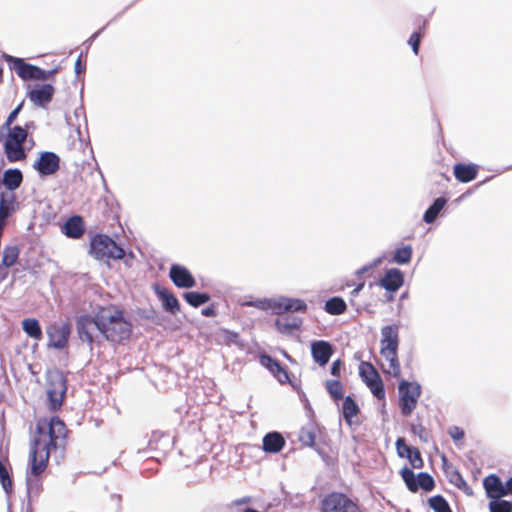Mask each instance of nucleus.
Instances as JSON below:
<instances>
[{"mask_svg":"<svg viewBox=\"0 0 512 512\" xmlns=\"http://www.w3.org/2000/svg\"><path fill=\"white\" fill-rule=\"evenodd\" d=\"M246 306L257 307L260 309H272L275 314L282 315L288 312H306L307 304L305 301L296 298L281 297L277 300H256L244 303Z\"/></svg>","mask_w":512,"mask_h":512,"instance_id":"6","label":"nucleus"},{"mask_svg":"<svg viewBox=\"0 0 512 512\" xmlns=\"http://www.w3.org/2000/svg\"><path fill=\"white\" fill-rule=\"evenodd\" d=\"M411 256L412 247L408 245L396 249L393 259L396 263L406 264L411 260Z\"/></svg>","mask_w":512,"mask_h":512,"instance_id":"41","label":"nucleus"},{"mask_svg":"<svg viewBox=\"0 0 512 512\" xmlns=\"http://www.w3.org/2000/svg\"><path fill=\"white\" fill-rule=\"evenodd\" d=\"M399 407L403 416H410L418 404L421 387L417 382L403 380L399 383Z\"/></svg>","mask_w":512,"mask_h":512,"instance_id":"7","label":"nucleus"},{"mask_svg":"<svg viewBox=\"0 0 512 512\" xmlns=\"http://www.w3.org/2000/svg\"><path fill=\"white\" fill-rule=\"evenodd\" d=\"M46 333L52 347L63 349L67 346L71 326L68 322L52 323L46 328Z\"/></svg>","mask_w":512,"mask_h":512,"instance_id":"10","label":"nucleus"},{"mask_svg":"<svg viewBox=\"0 0 512 512\" xmlns=\"http://www.w3.org/2000/svg\"><path fill=\"white\" fill-rule=\"evenodd\" d=\"M506 495H512V476L505 483Z\"/></svg>","mask_w":512,"mask_h":512,"instance_id":"51","label":"nucleus"},{"mask_svg":"<svg viewBox=\"0 0 512 512\" xmlns=\"http://www.w3.org/2000/svg\"><path fill=\"white\" fill-rule=\"evenodd\" d=\"M75 70H76V73H78V74L81 73L82 66H81L80 58H78V60L75 63Z\"/></svg>","mask_w":512,"mask_h":512,"instance_id":"53","label":"nucleus"},{"mask_svg":"<svg viewBox=\"0 0 512 512\" xmlns=\"http://www.w3.org/2000/svg\"><path fill=\"white\" fill-rule=\"evenodd\" d=\"M367 387L370 389L371 393L379 400L385 399V388L384 383L379 377V379H374L368 383H366Z\"/></svg>","mask_w":512,"mask_h":512,"instance_id":"39","label":"nucleus"},{"mask_svg":"<svg viewBox=\"0 0 512 512\" xmlns=\"http://www.w3.org/2000/svg\"><path fill=\"white\" fill-rule=\"evenodd\" d=\"M259 361L260 364L267 368L280 383L285 384L290 381L287 369L283 367L277 359L272 358L267 354H263L260 356Z\"/></svg>","mask_w":512,"mask_h":512,"instance_id":"16","label":"nucleus"},{"mask_svg":"<svg viewBox=\"0 0 512 512\" xmlns=\"http://www.w3.org/2000/svg\"><path fill=\"white\" fill-rule=\"evenodd\" d=\"M55 89L51 84H43L28 92V98L35 105L40 107L47 106L53 99Z\"/></svg>","mask_w":512,"mask_h":512,"instance_id":"17","label":"nucleus"},{"mask_svg":"<svg viewBox=\"0 0 512 512\" xmlns=\"http://www.w3.org/2000/svg\"><path fill=\"white\" fill-rule=\"evenodd\" d=\"M429 506L435 512H452L448 502L441 495L431 497L429 499Z\"/></svg>","mask_w":512,"mask_h":512,"instance_id":"38","label":"nucleus"},{"mask_svg":"<svg viewBox=\"0 0 512 512\" xmlns=\"http://www.w3.org/2000/svg\"><path fill=\"white\" fill-rule=\"evenodd\" d=\"M90 254L100 261L121 260L125 250L106 234H96L90 241Z\"/></svg>","mask_w":512,"mask_h":512,"instance_id":"3","label":"nucleus"},{"mask_svg":"<svg viewBox=\"0 0 512 512\" xmlns=\"http://www.w3.org/2000/svg\"><path fill=\"white\" fill-rule=\"evenodd\" d=\"M363 287H364V283H360L356 286V289L361 291L363 289Z\"/></svg>","mask_w":512,"mask_h":512,"instance_id":"55","label":"nucleus"},{"mask_svg":"<svg viewBox=\"0 0 512 512\" xmlns=\"http://www.w3.org/2000/svg\"><path fill=\"white\" fill-rule=\"evenodd\" d=\"M359 292H360V290H357L356 288H354V290L352 291V294L357 295Z\"/></svg>","mask_w":512,"mask_h":512,"instance_id":"57","label":"nucleus"},{"mask_svg":"<svg viewBox=\"0 0 512 512\" xmlns=\"http://www.w3.org/2000/svg\"><path fill=\"white\" fill-rule=\"evenodd\" d=\"M449 435L454 441H460L464 438V430L458 426H453L449 429Z\"/></svg>","mask_w":512,"mask_h":512,"instance_id":"46","label":"nucleus"},{"mask_svg":"<svg viewBox=\"0 0 512 512\" xmlns=\"http://www.w3.org/2000/svg\"><path fill=\"white\" fill-rule=\"evenodd\" d=\"M341 368H342V362L340 360L334 361L331 365V374L333 376L339 377Z\"/></svg>","mask_w":512,"mask_h":512,"instance_id":"49","label":"nucleus"},{"mask_svg":"<svg viewBox=\"0 0 512 512\" xmlns=\"http://www.w3.org/2000/svg\"><path fill=\"white\" fill-rule=\"evenodd\" d=\"M404 283L403 273L396 268L389 269L380 279L379 285L388 292L395 293Z\"/></svg>","mask_w":512,"mask_h":512,"instance_id":"21","label":"nucleus"},{"mask_svg":"<svg viewBox=\"0 0 512 512\" xmlns=\"http://www.w3.org/2000/svg\"><path fill=\"white\" fill-rule=\"evenodd\" d=\"M67 434L65 423L57 416L37 420L29 456L30 472L33 476H39L46 470L51 451L64 448Z\"/></svg>","mask_w":512,"mask_h":512,"instance_id":"1","label":"nucleus"},{"mask_svg":"<svg viewBox=\"0 0 512 512\" xmlns=\"http://www.w3.org/2000/svg\"><path fill=\"white\" fill-rule=\"evenodd\" d=\"M424 34H425V27L420 29L418 32L412 33L408 40V44L412 47V50L415 55H418V53H419L420 42H421V39L424 36Z\"/></svg>","mask_w":512,"mask_h":512,"instance_id":"44","label":"nucleus"},{"mask_svg":"<svg viewBox=\"0 0 512 512\" xmlns=\"http://www.w3.org/2000/svg\"><path fill=\"white\" fill-rule=\"evenodd\" d=\"M169 277L178 288H192L196 285L192 273L186 267L179 264H173L170 267Z\"/></svg>","mask_w":512,"mask_h":512,"instance_id":"15","label":"nucleus"},{"mask_svg":"<svg viewBox=\"0 0 512 512\" xmlns=\"http://www.w3.org/2000/svg\"><path fill=\"white\" fill-rule=\"evenodd\" d=\"M22 329L23 331L34 340H41L43 338L42 329L40 327L39 321L36 318H25L22 321Z\"/></svg>","mask_w":512,"mask_h":512,"instance_id":"30","label":"nucleus"},{"mask_svg":"<svg viewBox=\"0 0 512 512\" xmlns=\"http://www.w3.org/2000/svg\"><path fill=\"white\" fill-rule=\"evenodd\" d=\"M284 445L285 439L278 432H270L263 438V450L267 453H278Z\"/></svg>","mask_w":512,"mask_h":512,"instance_id":"27","label":"nucleus"},{"mask_svg":"<svg viewBox=\"0 0 512 512\" xmlns=\"http://www.w3.org/2000/svg\"><path fill=\"white\" fill-rule=\"evenodd\" d=\"M237 337H238L237 333H231V338H237Z\"/></svg>","mask_w":512,"mask_h":512,"instance_id":"58","label":"nucleus"},{"mask_svg":"<svg viewBox=\"0 0 512 512\" xmlns=\"http://www.w3.org/2000/svg\"><path fill=\"white\" fill-rule=\"evenodd\" d=\"M395 446L397 455L400 458H407L413 468L421 469L424 467V461L418 448L407 445L402 437L396 440Z\"/></svg>","mask_w":512,"mask_h":512,"instance_id":"12","label":"nucleus"},{"mask_svg":"<svg viewBox=\"0 0 512 512\" xmlns=\"http://www.w3.org/2000/svg\"><path fill=\"white\" fill-rule=\"evenodd\" d=\"M249 502H250V498L249 497H244V498L236 500L235 504L236 505H242V504H246V503H249Z\"/></svg>","mask_w":512,"mask_h":512,"instance_id":"52","label":"nucleus"},{"mask_svg":"<svg viewBox=\"0 0 512 512\" xmlns=\"http://www.w3.org/2000/svg\"><path fill=\"white\" fill-rule=\"evenodd\" d=\"M155 292L161 300L164 310L171 314H176L180 311V304L176 296L166 288L156 287Z\"/></svg>","mask_w":512,"mask_h":512,"instance_id":"24","label":"nucleus"},{"mask_svg":"<svg viewBox=\"0 0 512 512\" xmlns=\"http://www.w3.org/2000/svg\"><path fill=\"white\" fill-rule=\"evenodd\" d=\"M359 375L361 376L364 383H368L374 379H379L380 374L370 362H361L359 365Z\"/></svg>","mask_w":512,"mask_h":512,"instance_id":"34","label":"nucleus"},{"mask_svg":"<svg viewBox=\"0 0 512 512\" xmlns=\"http://www.w3.org/2000/svg\"><path fill=\"white\" fill-rule=\"evenodd\" d=\"M77 331L80 339L83 342H87L89 345H92L94 342L95 332H100V326L98 324V311L94 317L89 315L79 317L77 320Z\"/></svg>","mask_w":512,"mask_h":512,"instance_id":"11","label":"nucleus"},{"mask_svg":"<svg viewBox=\"0 0 512 512\" xmlns=\"http://www.w3.org/2000/svg\"><path fill=\"white\" fill-rule=\"evenodd\" d=\"M33 167L43 176L55 174L60 168V158L53 152H43Z\"/></svg>","mask_w":512,"mask_h":512,"instance_id":"14","label":"nucleus"},{"mask_svg":"<svg viewBox=\"0 0 512 512\" xmlns=\"http://www.w3.org/2000/svg\"><path fill=\"white\" fill-rule=\"evenodd\" d=\"M2 488L5 490L6 494L8 495V511L11 512V495L13 492V482L12 479L9 476L7 468L2 463Z\"/></svg>","mask_w":512,"mask_h":512,"instance_id":"37","label":"nucleus"},{"mask_svg":"<svg viewBox=\"0 0 512 512\" xmlns=\"http://www.w3.org/2000/svg\"><path fill=\"white\" fill-rule=\"evenodd\" d=\"M23 182V174L19 169L10 168L2 174V186L9 191H14L21 186Z\"/></svg>","mask_w":512,"mask_h":512,"instance_id":"28","label":"nucleus"},{"mask_svg":"<svg viewBox=\"0 0 512 512\" xmlns=\"http://www.w3.org/2000/svg\"><path fill=\"white\" fill-rule=\"evenodd\" d=\"M400 475L409 491L416 493L419 489L431 491L435 487L434 479L426 472H421L417 476L412 469L404 467L400 470Z\"/></svg>","mask_w":512,"mask_h":512,"instance_id":"9","label":"nucleus"},{"mask_svg":"<svg viewBox=\"0 0 512 512\" xmlns=\"http://www.w3.org/2000/svg\"><path fill=\"white\" fill-rule=\"evenodd\" d=\"M490 512H512V502L501 498L489 502Z\"/></svg>","mask_w":512,"mask_h":512,"instance_id":"40","label":"nucleus"},{"mask_svg":"<svg viewBox=\"0 0 512 512\" xmlns=\"http://www.w3.org/2000/svg\"><path fill=\"white\" fill-rule=\"evenodd\" d=\"M359 292H360V290H357L356 288H354V290L352 291V294L357 295Z\"/></svg>","mask_w":512,"mask_h":512,"instance_id":"56","label":"nucleus"},{"mask_svg":"<svg viewBox=\"0 0 512 512\" xmlns=\"http://www.w3.org/2000/svg\"><path fill=\"white\" fill-rule=\"evenodd\" d=\"M2 59L6 60L11 70L23 80H48L56 74V69L45 71L40 67L25 62L22 58H16L8 54L2 53Z\"/></svg>","mask_w":512,"mask_h":512,"instance_id":"4","label":"nucleus"},{"mask_svg":"<svg viewBox=\"0 0 512 512\" xmlns=\"http://www.w3.org/2000/svg\"><path fill=\"white\" fill-rule=\"evenodd\" d=\"M302 325V319L296 316L283 315L276 319L275 326L281 333H291Z\"/></svg>","mask_w":512,"mask_h":512,"instance_id":"26","label":"nucleus"},{"mask_svg":"<svg viewBox=\"0 0 512 512\" xmlns=\"http://www.w3.org/2000/svg\"><path fill=\"white\" fill-rule=\"evenodd\" d=\"M202 314L207 317H214L216 316V310L213 305L208 306L202 310Z\"/></svg>","mask_w":512,"mask_h":512,"instance_id":"50","label":"nucleus"},{"mask_svg":"<svg viewBox=\"0 0 512 512\" xmlns=\"http://www.w3.org/2000/svg\"><path fill=\"white\" fill-rule=\"evenodd\" d=\"M0 221H2V218H0Z\"/></svg>","mask_w":512,"mask_h":512,"instance_id":"59","label":"nucleus"},{"mask_svg":"<svg viewBox=\"0 0 512 512\" xmlns=\"http://www.w3.org/2000/svg\"><path fill=\"white\" fill-rule=\"evenodd\" d=\"M98 324L100 333L107 341L122 343L132 334V324L124 317L121 309L108 305L98 309Z\"/></svg>","mask_w":512,"mask_h":512,"instance_id":"2","label":"nucleus"},{"mask_svg":"<svg viewBox=\"0 0 512 512\" xmlns=\"http://www.w3.org/2000/svg\"><path fill=\"white\" fill-rule=\"evenodd\" d=\"M244 512H259V511L256 509H253V508H247L244 510Z\"/></svg>","mask_w":512,"mask_h":512,"instance_id":"54","label":"nucleus"},{"mask_svg":"<svg viewBox=\"0 0 512 512\" xmlns=\"http://www.w3.org/2000/svg\"><path fill=\"white\" fill-rule=\"evenodd\" d=\"M325 311L330 315H341L346 312V302L338 296L332 297L325 302Z\"/></svg>","mask_w":512,"mask_h":512,"instance_id":"31","label":"nucleus"},{"mask_svg":"<svg viewBox=\"0 0 512 512\" xmlns=\"http://www.w3.org/2000/svg\"><path fill=\"white\" fill-rule=\"evenodd\" d=\"M322 512H362L359 506L348 496L333 492L322 501Z\"/></svg>","mask_w":512,"mask_h":512,"instance_id":"8","label":"nucleus"},{"mask_svg":"<svg viewBox=\"0 0 512 512\" xmlns=\"http://www.w3.org/2000/svg\"><path fill=\"white\" fill-rule=\"evenodd\" d=\"M380 355L386 361V364L381 366L383 372L394 378H399L401 376V366L398 359V349L380 350Z\"/></svg>","mask_w":512,"mask_h":512,"instance_id":"19","label":"nucleus"},{"mask_svg":"<svg viewBox=\"0 0 512 512\" xmlns=\"http://www.w3.org/2000/svg\"><path fill=\"white\" fill-rule=\"evenodd\" d=\"M315 439H316V436H315L313 429L304 427L300 430L299 441L303 445L312 447L315 445Z\"/></svg>","mask_w":512,"mask_h":512,"instance_id":"43","label":"nucleus"},{"mask_svg":"<svg viewBox=\"0 0 512 512\" xmlns=\"http://www.w3.org/2000/svg\"><path fill=\"white\" fill-rule=\"evenodd\" d=\"M325 387L329 395L335 400L339 401L343 399L344 388L339 380H327Z\"/></svg>","mask_w":512,"mask_h":512,"instance_id":"36","label":"nucleus"},{"mask_svg":"<svg viewBox=\"0 0 512 512\" xmlns=\"http://www.w3.org/2000/svg\"><path fill=\"white\" fill-rule=\"evenodd\" d=\"M27 136V130L20 126H15L9 130L4 143V152L10 163L24 161L27 158V153L23 147Z\"/></svg>","mask_w":512,"mask_h":512,"instance_id":"5","label":"nucleus"},{"mask_svg":"<svg viewBox=\"0 0 512 512\" xmlns=\"http://www.w3.org/2000/svg\"><path fill=\"white\" fill-rule=\"evenodd\" d=\"M483 486L485 488L487 496L492 500L506 496L505 485L502 483L501 479L495 474H490L487 477H485L483 480Z\"/></svg>","mask_w":512,"mask_h":512,"instance_id":"22","label":"nucleus"},{"mask_svg":"<svg viewBox=\"0 0 512 512\" xmlns=\"http://www.w3.org/2000/svg\"><path fill=\"white\" fill-rule=\"evenodd\" d=\"M446 203H447V200L444 197L437 198L433 202V204L424 213L423 220L427 224L434 222V220L437 218V216L439 215L441 210L444 208Z\"/></svg>","mask_w":512,"mask_h":512,"instance_id":"32","label":"nucleus"},{"mask_svg":"<svg viewBox=\"0 0 512 512\" xmlns=\"http://www.w3.org/2000/svg\"><path fill=\"white\" fill-rule=\"evenodd\" d=\"M342 413L343 418L348 425L352 424V419L359 413V407L357 403L350 396H347L344 399Z\"/></svg>","mask_w":512,"mask_h":512,"instance_id":"33","label":"nucleus"},{"mask_svg":"<svg viewBox=\"0 0 512 512\" xmlns=\"http://www.w3.org/2000/svg\"><path fill=\"white\" fill-rule=\"evenodd\" d=\"M62 232L69 238L80 239L85 232L82 217L78 215L70 217L63 225Z\"/></svg>","mask_w":512,"mask_h":512,"instance_id":"23","label":"nucleus"},{"mask_svg":"<svg viewBox=\"0 0 512 512\" xmlns=\"http://www.w3.org/2000/svg\"><path fill=\"white\" fill-rule=\"evenodd\" d=\"M19 256V250L17 247H6L2 255V265L12 266L16 263Z\"/></svg>","mask_w":512,"mask_h":512,"instance_id":"42","label":"nucleus"},{"mask_svg":"<svg viewBox=\"0 0 512 512\" xmlns=\"http://www.w3.org/2000/svg\"><path fill=\"white\" fill-rule=\"evenodd\" d=\"M65 392V381L62 378L49 382L47 388V397L48 406L51 411L55 412L61 408Z\"/></svg>","mask_w":512,"mask_h":512,"instance_id":"13","label":"nucleus"},{"mask_svg":"<svg viewBox=\"0 0 512 512\" xmlns=\"http://www.w3.org/2000/svg\"><path fill=\"white\" fill-rule=\"evenodd\" d=\"M22 106H23V102H21L10 114L9 116L7 117V120L5 122V126L6 127H9L13 121L16 119V117L18 116L19 112L21 111L22 109Z\"/></svg>","mask_w":512,"mask_h":512,"instance_id":"48","label":"nucleus"},{"mask_svg":"<svg viewBox=\"0 0 512 512\" xmlns=\"http://www.w3.org/2000/svg\"><path fill=\"white\" fill-rule=\"evenodd\" d=\"M455 485L458 488L462 489L466 494H468V495L472 494L471 488L468 486L466 481L463 479V477L459 473H457V475H456Z\"/></svg>","mask_w":512,"mask_h":512,"instance_id":"47","label":"nucleus"},{"mask_svg":"<svg viewBox=\"0 0 512 512\" xmlns=\"http://www.w3.org/2000/svg\"><path fill=\"white\" fill-rule=\"evenodd\" d=\"M453 173L459 182L468 183L477 177L478 166L472 163H457L454 165Z\"/></svg>","mask_w":512,"mask_h":512,"instance_id":"25","label":"nucleus"},{"mask_svg":"<svg viewBox=\"0 0 512 512\" xmlns=\"http://www.w3.org/2000/svg\"><path fill=\"white\" fill-rule=\"evenodd\" d=\"M19 207V203L13 191L2 192V227L4 221Z\"/></svg>","mask_w":512,"mask_h":512,"instance_id":"29","label":"nucleus"},{"mask_svg":"<svg viewBox=\"0 0 512 512\" xmlns=\"http://www.w3.org/2000/svg\"><path fill=\"white\" fill-rule=\"evenodd\" d=\"M311 353L318 365L325 366L333 354V348L328 341L318 340L312 343Z\"/></svg>","mask_w":512,"mask_h":512,"instance_id":"20","label":"nucleus"},{"mask_svg":"<svg viewBox=\"0 0 512 512\" xmlns=\"http://www.w3.org/2000/svg\"><path fill=\"white\" fill-rule=\"evenodd\" d=\"M411 431L414 435L418 436L420 440L427 442L428 441V433L426 428L418 423V424H412L411 425Z\"/></svg>","mask_w":512,"mask_h":512,"instance_id":"45","label":"nucleus"},{"mask_svg":"<svg viewBox=\"0 0 512 512\" xmlns=\"http://www.w3.org/2000/svg\"><path fill=\"white\" fill-rule=\"evenodd\" d=\"M399 325L390 324L381 328L380 350L398 349Z\"/></svg>","mask_w":512,"mask_h":512,"instance_id":"18","label":"nucleus"},{"mask_svg":"<svg viewBox=\"0 0 512 512\" xmlns=\"http://www.w3.org/2000/svg\"><path fill=\"white\" fill-rule=\"evenodd\" d=\"M183 298L192 307H199L210 300V295L208 293L191 291L185 292Z\"/></svg>","mask_w":512,"mask_h":512,"instance_id":"35","label":"nucleus"}]
</instances>
